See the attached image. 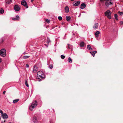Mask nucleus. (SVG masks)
<instances>
[{
  "label": "nucleus",
  "mask_w": 123,
  "mask_h": 123,
  "mask_svg": "<svg viewBox=\"0 0 123 123\" xmlns=\"http://www.w3.org/2000/svg\"><path fill=\"white\" fill-rule=\"evenodd\" d=\"M37 74L36 78L38 79V81H40L42 79L45 78V76L43 72L41 71H39L37 72Z\"/></svg>",
  "instance_id": "nucleus-1"
},
{
  "label": "nucleus",
  "mask_w": 123,
  "mask_h": 123,
  "mask_svg": "<svg viewBox=\"0 0 123 123\" xmlns=\"http://www.w3.org/2000/svg\"><path fill=\"white\" fill-rule=\"evenodd\" d=\"M37 105V101L35 100L31 104V106L30 107V109L31 111H32V109H34Z\"/></svg>",
  "instance_id": "nucleus-2"
},
{
  "label": "nucleus",
  "mask_w": 123,
  "mask_h": 123,
  "mask_svg": "<svg viewBox=\"0 0 123 123\" xmlns=\"http://www.w3.org/2000/svg\"><path fill=\"white\" fill-rule=\"evenodd\" d=\"M111 12L109 10H108L105 13V15L107 16L109 19H111Z\"/></svg>",
  "instance_id": "nucleus-3"
},
{
  "label": "nucleus",
  "mask_w": 123,
  "mask_h": 123,
  "mask_svg": "<svg viewBox=\"0 0 123 123\" xmlns=\"http://www.w3.org/2000/svg\"><path fill=\"white\" fill-rule=\"evenodd\" d=\"M111 0H100L101 2H103L104 1H106L105 5L107 6L112 4V3L111 2Z\"/></svg>",
  "instance_id": "nucleus-4"
},
{
  "label": "nucleus",
  "mask_w": 123,
  "mask_h": 123,
  "mask_svg": "<svg viewBox=\"0 0 123 123\" xmlns=\"http://www.w3.org/2000/svg\"><path fill=\"white\" fill-rule=\"evenodd\" d=\"M6 55V50L4 49H2L0 50V55L4 57Z\"/></svg>",
  "instance_id": "nucleus-5"
},
{
  "label": "nucleus",
  "mask_w": 123,
  "mask_h": 123,
  "mask_svg": "<svg viewBox=\"0 0 123 123\" xmlns=\"http://www.w3.org/2000/svg\"><path fill=\"white\" fill-rule=\"evenodd\" d=\"M21 4L22 5L24 6L26 8H28L27 5V4L26 1L24 0H22L21 1Z\"/></svg>",
  "instance_id": "nucleus-6"
},
{
  "label": "nucleus",
  "mask_w": 123,
  "mask_h": 123,
  "mask_svg": "<svg viewBox=\"0 0 123 123\" xmlns=\"http://www.w3.org/2000/svg\"><path fill=\"white\" fill-rule=\"evenodd\" d=\"M14 8L15 11H19L20 9V7L17 5L14 6Z\"/></svg>",
  "instance_id": "nucleus-7"
},
{
  "label": "nucleus",
  "mask_w": 123,
  "mask_h": 123,
  "mask_svg": "<svg viewBox=\"0 0 123 123\" xmlns=\"http://www.w3.org/2000/svg\"><path fill=\"white\" fill-rule=\"evenodd\" d=\"M80 3V2L78 1L77 2H73V5L75 6H76L79 5Z\"/></svg>",
  "instance_id": "nucleus-8"
},
{
  "label": "nucleus",
  "mask_w": 123,
  "mask_h": 123,
  "mask_svg": "<svg viewBox=\"0 0 123 123\" xmlns=\"http://www.w3.org/2000/svg\"><path fill=\"white\" fill-rule=\"evenodd\" d=\"M2 118L5 119H7L8 116L7 114L5 113H4L2 115Z\"/></svg>",
  "instance_id": "nucleus-9"
},
{
  "label": "nucleus",
  "mask_w": 123,
  "mask_h": 123,
  "mask_svg": "<svg viewBox=\"0 0 123 123\" xmlns=\"http://www.w3.org/2000/svg\"><path fill=\"white\" fill-rule=\"evenodd\" d=\"M20 18L18 15H16V17L12 18V20H19Z\"/></svg>",
  "instance_id": "nucleus-10"
},
{
  "label": "nucleus",
  "mask_w": 123,
  "mask_h": 123,
  "mask_svg": "<svg viewBox=\"0 0 123 123\" xmlns=\"http://www.w3.org/2000/svg\"><path fill=\"white\" fill-rule=\"evenodd\" d=\"M86 6V4L84 3H83L81 4L80 5V8L82 9H83L85 8Z\"/></svg>",
  "instance_id": "nucleus-11"
},
{
  "label": "nucleus",
  "mask_w": 123,
  "mask_h": 123,
  "mask_svg": "<svg viewBox=\"0 0 123 123\" xmlns=\"http://www.w3.org/2000/svg\"><path fill=\"white\" fill-rule=\"evenodd\" d=\"M33 122L34 123H37V118L35 115L33 117Z\"/></svg>",
  "instance_id": "nucleus-12"
},
{
  "label": "nucleus",
  "mask_w": 123,
  "mask_h": 123,
  "mask_svg": "<svg viewBox=\"0 0 123 123\" xmlns=\"http://www.w3.org/2000/svg\"><path fill=\"white\" fill-rule=\"evenodd\" d=\"M37 70L38 69L37 67L36 66H34L33 70V72L34 73H36Z\"/></svg>",
  "instance_id": "nucleus-13"
},
{
  "label": "nucleus",
  "mask_w": 123,
  "mask_h": 123,
  "mask_svg": "<svg viewBox=\"0 0 123 123\" xmlns=\"http://www.w3.org/2000/svg\"><path fill=\"white\" fill-rule=\"evenodd\" d=\"M65 12L66 13H68L69 12V8L68 6H66L65 7Z\"/></svg>",
  "instance_id": "nucleus-14"
},
{
  "label": "nucleus",
  "mask_w": 123,
  "mask_h": 123,
  "mask_svg": "<svg viewBox=\"0 0 123 123\" xmlns=\"http://www.w3.org/2000/svg\"><path fill=\"white\" fill-rule=\"evenodd\" d=\"M100 33V32L99 31H96L95 33V36L97 37H98L99 36L98 35Z\"/></svg>",
  "instance_id": "nucleus-15"
},
{
  "label": "nucleus",
  "mask_w": 123,
  "mask_h": 123,
  "mask_svg": "<svg viewBox=\"0 0 123 123\" xmlns=\"http://www.w3.org/2000/svg\"><path fill=\"white\" fill-rule=\"evenodd\" d=\"M84 43L83 42H81L80 44V47H84Z\"/></svg>",
  "instance_id": "nucleus-16"
},
{
  "label": "nucleus",
  "mask_w": 123,
  "mask_h": 123,
  "mask_svg": "<svg viewBox=\"0 0 123 123\" xmlns=\"http://www.w3.org/2000/svg\"><path fill=\"white\" fill-rule=\"evenodd\" d=\"M87 48L88 49L90 50L92 49L91 47V46L90 45H87Z\"/></svg>",
  "instance_id": "nucleus-17"
},
{
  "label": "nucleus",
  "mask_w": 123,
  "mask_h": 123,
  "mask_svg": "<svg viewBox=\"0 0 123 123\" xmlns=\"http://www.w3.org/2000/svg\"><path fill=\"white\" fill-rule=\"evenodd\" d=\"M98 24L97 23H95L94 24V25L93 26V28H95H95H97L98 27Z\"/></svg>",
  "instance_id": "nucleus-18"
},
{
  "label": "nucleus",
  "mask_w": 123,
  "mask_h": 123,
  "mask_svg": "<svg viewBox=\"0 0 123 123\" xmlns=\"http://www.w3.org/2000/svg\"><path fill=\"white\" fill-rule=\"evenodd\" d=\"M67 20L68 21H70V17L69 16H66V17Z\"/></svg>",
  "instance_id": "nucleus-19"
},
{
  "label": "nucleus",
  "mask_w": 123,
  "mask_h": 123,
  "mask_svg": "<svg viewBox=\"0 0 123 123\" xmlns=\"http://www.w3.org/2000/svg\"><path fill=\"white\" fill-rule=\"evenodd\" d=\"M19 100V99H17L14 100L13 101V102L14 103H15L18 101Z\"/></svg>",
  "instance_id": "nucleus-20"
},
{
  "label": "nucleus",
  "mask_w": 123,
  "mask_h": 123,
  "mask_svg": "<svg viewBox=\"0 0 123 123\" xmlns=\"http://www.w3.org/2000/svg\"><path fill=\"white\" fill-rule=\"evenodd\" d=\"M12 1V0H8L6 2V3L7 4H9Z\"/></svg>",
  "instance_id": "nucleus-21"
},
{
  "label": "nucleus",
  "mask_w": 123,
  "mask_h": 123,
  "mask_svg": "<svg viewBox=\"0 0 123 123\" xmlns=\"http://www.w3.org/2000/svg\"><path fill=\"white\" fill-rule=\"evenodd\" d=\"M68 61L70 63H71L72 62V60L71 59L70 57H69L68 59Z\"/></svg>",
  "instance_id": "nucleus-22"
},
{
  "label": "nucleus",
  "mask_w": 123,
  "mask_h": 123,
  "mask_svg": "<svg viewBox=\"0 0 123 123\" xmlns=\"http://www.w3.org/2000/svg\"><path fill=\"white\" fill-rule=\"evenodd\" d=\"M4 12V10L2 8L0 9V13L1 14L3 13Z\"/></svg>",
  "instance_id": "nucleus-23"
},
{
  "label": "nucleus",
  "mask_w": 123,
  "mask_h": 123,
  "mask_svg": "<svg viewBox=\"0 0 123 123\" xmlns=\"http://www.w3.org/2000/svg\"><path fill=\"white\" fill-rule=\"evenodd\" d=\"M114 17L115 19L117 20H118L117 15V14H114Z\"/></svg>",
  "instance_id": "nucleus-24"
},
{
  "label": "nucleus",
  "mask_w": 123,
  "mask_h": 123,
  "mask_svg": "<svg viewBox=\"0 0 123 123\" xmlns=\"http://www.w3.org/2000/svg\"><path fill=\"white\" fill-rule=\"evenodd\" d=\"M25 84L28 87L29 86L27 81L26 80H25Z\"/></svg>",
  "instance_id": "nucleus-25"
},
{
  "label": "nucleus",
  "mask_w": 123,
  "mask_h": 123,
  "mask_svg": "<svg viewBox=\"0 0 123 123\" xmlns=\"http://www.w3.org/2000/svg\"><path fill=\"white\" fill-rule=\"evenodd\" d=\"M68 48L69 49L72 48V46L71 45L69 44H68Z\"/></svg>",
  "instance_id": "nucleus-26"
},
{
  "label": "nucleus",
  "mask_w": 123,
  "mask_h": 123,
  "mask_svg": "<svg viewBox=\"0 0 123 123\" xmlns=\"http://www.w3.org/2000/svg\"><path fill=\"white\" fill-rule=\"evenodd\" d=\"M61 58L62 59H64L65 58V56L63 55H62L61 56Z\"/></svg>",
  "instance_id": "nucleus-27"
},
{
  "label": "nucleus",
  "mask_w": 123,
  "mask_h": 123,
  "mask_svg": "<svg viewBox=\"0 0 123 123\" xmlns=\"http://www.w3.org/2000/svg\"><path fill=\"white\" fill-rule=\"evenodd\" d=\"M30 57L29 56H23V58L24 59H26Z\"/></svg>",
  "instance_id": "nucleus-28"
},
{
  "label": "nucleus",
  "mask_w": 123,
  "mask_h": 123,
  "mask_svg": "<svg viewBox=\"0 0 123 123\" xmlns=\"http://www.w3.org/2000/svg\"><path fill=\"white\" fill-rule=\"evenodd\" d=\"M58 19L60 21H61L62 19V17L61 16H59L58 17Z\"/></svg>",
  "instance_id": "nucleus-29"
},
{
  "label": "nucleus",
  "mask_w": 123,
  "mask_h": 123,
  "mask_svg": "<svg viewBox=\"0 0 123 123\" xmlns=\"http://www.w3.org/2000/svg\"><path fill=\"white\" fill-rule=\"evenodd\" d=\"M53 67V65L52 64L50 65L49 66V68L50 69H52V68Z\"/></svg>",
  "instance_id": "nucleus-30"
},
{
  "label": "nucleus",
  "mask_w": 123,
  "mask_h": 123,
  "mask_svg": "<svg viewBox=\"0 0 123 123\" xmlns=\"http://www.w3.org/2000/svg\"><path fill=\"white\" fill-rule=\"evenodd\" d=\"M93 52L94 53V54L93 55V57H94L95 56V54L97 53V51H93Z\"/></svg>",
  "instance_id": "nucleus-31"
},
{
  "label": "nucleus",
  "mask_w": 123,
  "mask_h": 123,
  "mask_svg": "<svg viewBox=\"0 0 123 123\" xmlns=\"http://www.w3.org/2000/svg\"><path fill=\"white\" fill-rule=\"evenodd\" d=\"M118 12V13L120 15H122L123 14V13L122 12H121L119 11Z\"/></svg>",
  "instance_id": "nucleus-32"
},
{
  "label": "nucleus",
  "mask_w": 123,
  "mask_h": 123,
  "mask_svg": "<svg viewBox=\"0 0 123 123\" xmlns=\"http://www.w3.org/2000/svg\"><path fill=\"white\" fill-rule=\"evenodd\" d=\"M50 21V20L48 19H46L45 20V22H47L48 23H49Z\"/></svg>",
  "instance_id": "nucleus-33"
},
{
  "label": "nucleus",
  "mask_w": 123,
  "mask_h": 123,
  "mask_svg": "<svg viewBox=\"0 0 123 123\" xmlns=\"http://www.w3.org/2000/svg\"><path fill=\"white\" fill-rule=\"evenodd\" d=\"M0 113H1L2 115L4 114L3 113V112L2 111V110H0Z\"/></svg>",
  "instance_id": "nucleus-34"
},
{
  "label": "nucleus",
  "mask_w": 123,
  "mask_h": 123,
  "mask_svg": "<svg viewBox=\"0 0 123 123\" xmlns=\"http://www.w3.org/2000/svg\"><path fill=\"white\" fill-rule=\"evenodd\" d=\"M50 41L49 40H48L47 42V43L48 44H49L50 42Z\"/></svg>",
  "instance_id": "nucleus-35"
},
{
  "label": "nucleus",
  "mask_w": 123,
  "mask_h": 123,
  "mask_svg": "<svg viewBox=\"0 0 123 123\" xmlns=\"http://www.w3.org/2000/svg\"><path fill=\"white\" fill-rule=\"evenodd\" d=\"M90 53L91 54L93 55L94 54V53L93 52H91Z\"/></svg>",
  "instance_id": "nucleus-36"
},
{
  "label": "nucleus",
  "mask_w": 123,
  "mask_h": 123,
  "mask_svg": "<svg viewBox=\"0 0 123 123\" xmlns=\"http://www.w3.org/2000/svg\"><path fill=\"white\" fill-rule=\"evenodd\" d=\"M26 66L27 67H29V65H28V64H26Z\"/></svg>",
  "instance_id": "nucleus-37"
},
{
  "label": "nucleus",
  "mask_w": 123,
  "mask_h": 123,
  "mask_svg": "<svg viewBox=\"0 0 123 123\" xmlns=\"http://www.w3.org/2000/svg\"><path fill=\"white\" fill-rule=\"evenodd\" d=\"M120 23L121 25H122L123 24V21H121Z\"/></svg>",
  "instance_id": "nucleus-38"
},
{
  "label": "nucleus",
  "mask_w": 123,
  "mask_h": 123,
  "mask_svg": "<svg viewBox=\"0 0 123 123\" xmlns=\"http://www.w3.org/2000/svg\"><path fill=\"white\" fill-rule=\"evenodd\" d=\"M5 92H6V91H4L3 92V94H5Z\"/></svg>",
  "instance_id": "nucleus-39"
},
{
  "label": "nucleus",
  "mask_w": 123,
  "mask_h": 123,
  "mask_svg": "<svg viewBox=\"0 0 123 123\" xmlns=\"http://www.w3.org/2000/svg\"><path fill=\"white\" fill-rule=\"evenodd\" d=\"M64 23H65L64 22H63L62 23V25H63L64 24Z\"/></svg>",
  "instance_id": "nucleus-40"
},
{
  "label": "nucleus",
  "mask_w": 123,
  "mask_h": 123,
  "mask_svg": "<svg viewBox=\"0 0 123 123\" xmlns=\"http://www.w3.org/2000/svg\"><path fill=\"white\" fill-rule=\"evenodd\" d=\"M44 45H45V46H46L47 47H48L47 45L46 44H44Z\"/></svg>",
  "instance_id": "nucleus-41"
},
{
  "label": "nucleus",
  "mask_w": 123,
  "mask_h": 123,
  "mask_svg": "<svg viewBox=\"0 0 123 123\" xmlns=\"http://www.w3.org/2000/svg\"><path fill=\"white\" fill-rule=\"evenodd\" d=\"M34 0H31V2H32Z\"/></svg>",
  "instance_id": "nucleus-42"
},
{
  "label": "nucleus",
  "mask_w": 123,
  "mask_h": 123,
  "mask_svg": "<svg viewBox=\"0 0 123 123\" xmlns=\"http://www.w3.org/2000/svg\"><path fill=\"white\" fill-rule=\"evenodd\" d=\"M3 41H3V39H2V42H3Z\"/></svg>",
  "instance_id": "nucleus-43"
},
{
  "label": "nucleus",
  "mask_w": 123,
  "mask_h": 123,
  "mask_svg": "<svg viewBox=\"0 0 123 123\" xmlns=\"http://www.w3.org/2000/svg\"><path fill=\"white\" fill-rule=\"evenodd\" d=\"M1 119V118L0 117V120Z\"/></svg>",
  "instance_id": "nucleus-44"
},
{
  "label": "nucleus",
  "mask_w": 123,
  "mask_h": 123,
  "mask_svg": "<svg viewBox=\"0 0 123 123\" xmlns=\"http://www.w3.org/2000/svg\"><path fill=\"white\" fill-rule=\"evenodd\" d=\"M5 121H5H5H4V122H5Z\"/></svg>",
  "instance_id": "nucleus-45"
},
{
  "label": "nucleus",
  "mask_w": 123,
  "mask_h": 123,
  "mask_svg": "<svg viewBox=\"0 0 123 123\" xmlns=\"http://www.w3.org/2000/svg\"><path fill=\"white\" fill-rule=\"evenodd\" d=\"M9 123H11V122H9Z\"/></svg>",
  "instance_id": "nucleus-46"
}]
</instances>
